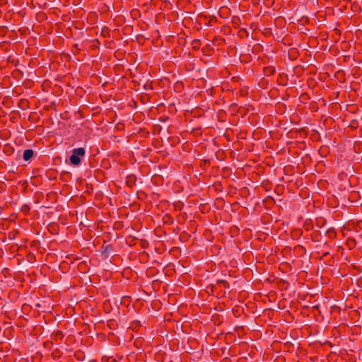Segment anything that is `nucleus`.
Wrapping results in <instances>:
<instances>
[{
	"instance_id": "nucleus-5",
	"label": "nucleus",
	"mask_w": 362,
	"mask_h": 362,
	"mask_svg": "<svg viewBox=\"0 0 362 362\" xmlns=\"http://www.w3.org/2000/svg\"><path fill=\"white\" fill-rule=\"evenodd\" d=\"M217 284L219 285H222L225 288H230V285H229L228 282L226 281V280H223V279L218 280Z\"/></svg>"
},
{
	"instance_id": "nucleus-4",
	"label": "nucleus",
	"mask_w": 362,
	"mask_h": 362,
	"mask_svg": "<svg viewBox=\"0 0 362 362\" xmlns=\"http://www.w3.org/2000/svg\"><path fill=\"white\" fill-rule=\"evenodd\" d=\"M275 69L273 67H266L264 69V75L269 76L274 72Z\"/></svg>"
},
{
	"instance_id": "nucleus-2",
	"label": "nucleus",
	"mask_w": 362,
	"mask_h": 362,
	"mask_svg": "<svg viewBox=\"0 0 362 362\" xmlns=\"http://www.w3.org/2000/svg\"><path fill=\"white\" fill-rule=\"evenodd\" d=\"M34 151L32 149H26L23 152V158L25 161H28L33 156Z\"/></svg>"
},
{
	"instance_id": "nucleus-1",
	"label": "nucleus",
	"mask_w": 362,
	"mask_h": 362,
	"mask_svg": "<svg viewBox=\"0 0 362 362\" xmlns=\"http://www.w3.org/2000/svg\"><path fill=\"white\" fill-rule=\"evenodd\" d=\"M86 150L83 147L75 148L72 150V154L69 157L70 163L73 165H78L81 163V158L85 156Z\"/></svg>"
},
{
	"instance_id": "nucleus-3",
	"label": "nucleus",
	"mask_w": 362,
	"mask_h": 362,
	"mask_svg": "<svg viewBox=\"0 0 362 362\" xmlns=\"http://www.w3.org/2000/svg\"><path fill=\"white\" fill-rule=\"evenodd\" d=\"M136 181V177L134 175H130L127 177L126 182L129 187H132L134 185H135Z\"/></svg>"
}]
</instances>
